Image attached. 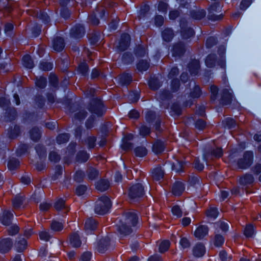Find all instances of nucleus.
Listing matches in <instances>:
<instances>
[{
  "label": "nucleus",
  "mask_w": 261,
  "mask_h": 261,
  "mask_svg": "<svg viewBox=\"0 0 261 261\" xmlns=\"http://www.w3.org/2000/svg\"><path fill=\"white\" fill-rule=\"evenodd\" d=\"M217 228H220L222 231L226 232L228 229V225L227 223L223 221H219L215 224Z\"/></svg>",
  "instance_id": "43"
},
{
  "label": "nucleus",
  "mask_w": 261,
  "mask_h": 261,
  "mask_svg": "<svg viewBox=\"0 0 261 261\" xmlns=\"http://www.w3.org/2000/svg\"><path fill=\"white\" fill-rule=\"evenodd\" d=\"M49 160L51 162H57L60 159V155L55 151H51L49 153Z\"/></svg>",
  "instance_id": "56"
},
{
  "label": "nucleus",
  "mask_w": 261,
  "mask_h": 261,
  "mask_svg": "<svg viewBox=\"0 0 261 261\" xmlns=\"http://www.w3.org/2000/svg\"><path fill=\"white\" fill-rule=\"evenodd\" d=\"M138 217L135 212H129L125 214L122 224L119 227V231L121 236H124L132 232V227L136 226Z\"/></svg>",
  "instance_id": "1"
},
{
  "label": "nucleus",
  "mask_w": 261,
  "mask_h": 261,
  "mask_svg": "<svg viewBox=\"0 0 261 261\" xmlns=\"http://www.w3.org/2000/svg\"><path fill=\"white\" fill-rule=\"evenodd\" d=\"M208 233V227L206 225H201L197 227L194 232V235L197 239L200 240L207 236Z\"/></svg>",
  "instance_id": "9"
},
{
  "label": "nucleus",
  "mask_w": 261,
  "mask_h": 261,
  "mask_svg": "<svg viewBox=\"0 0 261 261\" xmlns=\"http://www.w3.org/2000/svg\"><path fill=\"white\" fill-rule=\"evenodd\" d=\"M109 182L107 180L102 179L97 182L96 188L99 191H104L109 188Z\"/></svg>",
  "instance_id": "22"
},
{
  "label": "nucleus",
  "mask_w": 261,
  "mask_h": 261,
  "mask_svg": "<svg viewBox=\"0 0 261 261\" xmlns=\"http://www.w3.org/2000/svg\"><path fill=\"white\" fill-rule=\"evenodd\" d=\"M27 241L25 239H22L16 243V247L19 252L22 251L25 247Z\"/></svg>",
  "instance_id": "53"
},
{
  "label": "nucleus",
  "mask_w": 261,
  "mask_h": 261,
  "mask_svg": "<svg viewBox=\"0 0 261 261\" xmlns=\"http://www.w3.org/2000/svg\"><path fill=\"white\" fill-rule=\"evenodd\" d=\"M206 216L211 218L215 219L218 215V210L215 207H211L206 212Z\"/></svg>",
  "instance_id": "33"
},
{
  "label": "nucleus",
  "mask_w": 261,
  "mask_h": 261,
  "mask_svg": "<svg viewBox=\"0 0 261 261\" xmlns=\"http://www.w3.org/2000/svg\"><path fill=\"white\" fill-rule=\"evenodd\" d=\"M170 243L169 241L165 240L162 241L159 245V251L163 253L167 251L170 247Z\"/></svg>",
  "instance_id": "36"
},
{
  "label": "nucleus",
  "mask_w": 261,
  "mask_h": 261,
  "mask_svg": "<svg viewBox=\"0 0 261 261\" xmlns=\"http://www.w3.org/2000/svg\"><path fill=\"white\" fill-rule=\"evenodd\" d=\"M110 240L109 238L102 239L97 243L96 249L99 253H104L109 245Z\"/></svg>",
  "instance_id": "14"
},
{
  "label": "nucleus",
  "mask_w": 261,
  "mask_h": 261,
  "mask_svg": "<svg viewBox=\"0 0 261 261\" xmlns=\"http://www.w3.org/2000/svg\"><path fill=\"white\" fill-rule=\"evenodd\" d=\"M173 31L169 28L165 29L162 32V37L165 41H170L173 37Z\"/></svg>",
  "instance_id": "24"
},
{
  "label": "nucleus",
  "mask_w": 261,
  "mask_h": 261,
  "mask_svg": "<svg viewBox=\"0 0 261 261\" xmlns=\"http://www.w3.org/2000/svg\"><path fill=\"white\" fill-rule=\"evenodd\" d=\"M251 0H242L240 5V9L245 10L251 5Z\"/></svg>",
  "instance_id": "61"
},
{
  "label": "nucleus",
  "mask_w": 261,
  "mask_h": 261,
  "mask_svg": "<svg viewBox=\"0 0 261 261\" xmlns=\"http://www.w3.org/2000/svg\"><path fill=\"white\" fill-rule=\"evenodd\" d=\"M164 143L161 141H156L153 145L152 150L153 151L158 154L162 152L164 149Z\"/></svg>",
  "instance_id": "23"
},
{
  "label": "nucleus",
  "mask_w": 261,
  "mask_h": 261,
  "mask_svg": "<svg viewBox=\"0 0 261 261\" xmlns=\"http://www.w3.org/2000/svg\"><path fill=\"white\" fill-rule=\"evenodd\" d=\"M244 234L247 237H251L254 234V228L252 225H247L244 229Z\"/></svg>",
  "instance_id": "48"
},
{
  "label": "nucleus",
  "mask_w": 261,
  "mask_h": 261,
  "mask_svg": "<svg viewBox=\"0 0 261 261\" xmlns=\"http://www.w3.org/2000/svg\"><path fill=\"white\" fill-rule=\"evenodd\" d=\"M19 161L15 159H13L10 160L8 163V167L11 170H14L19 166Z\"/></svg>",
  "instance_id": "47"
},
{
  "label": "nucleus",
  "mask_w": 261,
  "mask_h": 261,
  "mask_svg": "<svg viewBox=\"0 0 261 261\" xmlns=\"http://www.w3.org/2000/svg\"><path fill=\"white\" fill-rule=\"evenodd\" d=\"M31 138L34 141H38L40 138V130L38 128L34 127L30 131Z\"/></svg>",
  "instance_id": "29"
},
{
  "label": "nucleus",
  "mask_w": 261,
  "mask_h": 261,
  "mask_svg": "<svg viewBox=\"0 0 261 261\" xmlns=\"http://www.w3.org/2000/svg\"><path fill=\"white\" fill-rule=\"evenodd\" d=\"M111 206L110 199L107 196H102L96 202L95 212L99 215H103L107 213Z\"/></svg>",
  "instance_id": "2"
},
{
  "label": "nucleus",
  "mask_w": 261,
  "mask_h": 261,
  "mask_svg": "<svg viewBox=\"0 0 261 261\" xmlns=\"http://www.w3.org/2000/svg\"><path fill=\"white\" fill-rule=\"evenodd\" d=\"M178 69L177 67L172 68L169 74L168 77L169 79H172L171 82V89L173 92L176 91L179 87V82L177 79H174V77L178 74Z\"/></svg>",
  "instance_id": "6"
},
{
  "label": "nucleus",
  "mask_w": 261,
  "mask_h": 261,
  "mask_svg": "<svg viewBox=\"0 0 261 261\" xmlns=\"http://www.w3.org/2000/svg\"><path fill=\"white\" fill-rule=\"evenodd\" d=\"M46 79L43 77H40L36 79V85L40 88H44L46 86Z\"/></svg>",
  "instance_id": "42"
},
{
  "label": "nucleus",
  "mask_w": 261,
  "mask_h": 261,
  "mask_svg": "<svg viewBox=\"0 0 261 261\" xmlns=\"http://www.w3.org/2000/svg\"><path fill=\"white\" fill-rule=\"evenodd\" d=\"M210 91L211 93V98L212 100H215L216 99L218 93V88L215 85H212L210 87Z\"/></svg>",
  "instance_id": "49"
},
{
  "label": "nucleus",
  "mask_w": 261,
  "mask_h": 261,
  "mask_svg": "<svg viewBox=\"0 0 261 261\" xmlns=\"http://www.w3.org/2000/svg\"><path fill=\"white\" fill-rule=\"evenodd\" d=\"M164 175V172L161 167H158L153 169L152 172V176L153 178L159 181L162 179Z\"/></svg>",
  "instance_id": "20"
},
{
  "label": "nucleus",
  "mask_w": 261,
  "mask_h": 261,
  "mask_svg": "<svg viewBox=\"0 0 261 261\" xmlns=\"http://www.w3.org/2000/svg\"><path fill=\"white\" fill-rule=\"evenodd\" d=\"M28 148V146L26 144L20 145L17 149V154L18 155H21L25 153Z\"/></svg>",
  "instance_id": "64"
},
{
  "label": "nucleus",
  "mask_w": 261,
  "mask_h": 261,
  "mask_svg": "<svg viewBox=\"0 0 261 261\" xmlns=\"http://www.w3.org/2000/svg\"><path fill=\"white\" fill-rule=\"evenodd\" d=\"M20 133V128L18 126H15L13 129L11 128L8 133L9 137L10 139H14L17 137Z\"/></svg>",
  "instance_id": "34"
},
{
  "label": "nucleus",
  "mask_w": 261,
  "mask_h": 261,
  "mask_svg": "<svg viewBox=\"0 0 261 261\" xmlns=\"http://www.w3.org/2000/svg\"><path fill=\"white\" fill-rule=\"evenodd\" d=\"M12 245V242L10 239H3L0 241V252L5 253L8 252Z\"/></svg>",
  "instance_id": "11"
},
{
  "label": "nucleus",
  "mask_w": 261,
  "mask_h": 261,
  "mask_svg": "<svg viewBox=\"0 0 261 261\" xmlns=\"http://www.w3.org/2000/svg\"><path fill=\"white\" fill-rule=\"evenodd\" d=\"M224 242V237L218 234H216L215 236L214 244L216 247H220L221 246Z\"/></svg>",
  "instance_id": "31"
},
{
  "label": "nucleus",
  "mask_w": 261,
  "mask_h": 261,
  "mask_svg": "<svg viewBox=\"0 0 261 261\" xmlns=\"http://www.w3.org/2000/svg\"><path fill=\"white\" fill-rule=\"evenodd\" d=\"M53 64L47 62H42L40 64V68L44 71H49L52 69Z\"/></svg>",
  "instance_id": "46"
},
{
  "label": "nucleus",
  "mask_w": 261,
  "mask_h": 261,
  "mask_svg": "<svg viewBox=\"0 0 261 261\" xmlns=\"http://www.w3.org/2000/svg\"><path fill=\"white\" fill-rule=\"evenodd\" d=\"M137 67L140 71H146L149 67V63L146 61H141L138 63Z\"/></svg>",
  "instance_id": "38"
},
{
  "label": "nucleus",
  "mask_w": 261,
  "mask_h": 261,
  "mask_svg": "<svg viewBox=\"0 0 261 261\" xmlns=\"http://www.w3.org/2000/svg\"><path fill=\"white\" fill-rule=\"evenodd\" d=\"M216 61V55L214 54H210L206 58L205 64L208 67L211 68L214 66Z\"/></svg>",
  "instance_id": "28"
},
{
  "label": "nucleus",
  "mask_w": 261,
  "mask_h": 261,
  "mask_svg": "<svg viewBox=\"0 0 261 261\" xmlns=\"http://www.w3.org/2000/svg\"><path fill=\"white\" fill-rule=\"evenodd\" d=\"M85 34V30L81 24H77L73 27L70 31V35L75 38H81Z\"/></svg>",
  "instance_id": "10"
},
{
  "label": "nucleus",
  "mask_w": 261,
  "mask_h": 261,
  "mask_svg": "<svg viewBox=\"0 0 261 261\" xmlns=\"http://www.w3.org/2000/svg\"><path fill=\"white\" fill-rule=\"evenodd\" d=\"M201 91L199 86H195L193 91L191 93V96L193 98H198L200 96Z\"/></svg>",
  "instance_id": "52"
},
{
  "label": "nucleus",
  "mask_w": 261,
  "mask_h": 261,
  "mask_svg": "<svg viewBox=\"0 0 261 261\" xmlns=\"http://www.w3.org/2000/svg\"><path fill=\"white\" fill-rule=\"evenodd\" d=\"M188 68L191 75H197L200 68L199 61L197 60L191 61L189 64Z\"/></svg>",
  "instance_id": "16"
},
{
  "label": "nucleus",
  "mask_w": 261,
  "mask_h": 261,
  "mask_svg": "<svg viewBox=\"0 0 261 261\" xmlns=\"http://www.w3.org/2000/svg\"><path fill=\"white\" fill-rule=\"evenodd\" d=\"M37 16L42 20L45 23H47L49 21V18L47 14L45 12H40L39 14H38Z\"/></svg>",
  "instance_id": "63"
},
{
  "label": "nucleus",
  "mask_w": 261,
  "mask_h": 261,
  "mask_svg": "<svg viewBox=\"0 0 261 261\" xmlns=\"http://www.w3.org/2000/svg\"><path fill=\"white\" fill-rule=\"evenodd\" d=\"M253 153L252 151H246L242 158L239 159L238 165L240 168L246 169L249 167L252 163Z\"/></svg>",
  "instance_id": "4"
},
{
  "label": "nucleus",
  "mask_w": 261,
  "mask_h": 261,
  "mask_svg": "<svg viewBox=\"0 0 261 261\" xmlns=\"http://www.w3.org/2000/svg\"><path fill=\"white\" fill-rule=\"evenodd\" d=\"M135 152L136 156L143 157L147 154V151L144 147H138L135 148Z\"/></svg>",
  "instance_id": "35"
},
{
  "label": "nucleus",
  "mask_w": 261,
  "mask_h": 261,
  "mask_svg": "<svg viewBox=\"0 0 261 261\" xmlns=\"http://www.w3.org/2000/svg\"><path fill=\"white\" fill-rule=\"evenodd\" d=\"M171 212L172 214L177 218H180L182 215V212L180 207L178 205L173 206L171 209Z\"/></svg>",
  "instance_id": "44"
},
{
  "label": "nucleus",
  "mask_w": 261,
  "mask_h": 261,
  "mask_svg": "<svg viewBox=\"0 0 261 261\" xmlns=\"http://www.w3.org/2000/svg\"><path fill=\"white\" fill-rule=\"evenodd\" d=\"M96 139L94 137H89L85 140L86 143L90 148H93L95 146Z\"/></svg>",
  "instance_id": "58"
},
{
  "label": "nucleus",
  "mask_w": 261,
  "mask_h": 261,
  "mask_svg": "<svg viewBox=\"0 0 261 261\" xmlns=\"http://www.w3.org/2000/svg\"><path fill=\"white\" fill-rule=\"evenodd\" d=\"M78 71L84 76L87 74L88 72V67L87 64L84 62L79 65Z\"/></svg>",
  "instance_id": "40"
},
{
  "label": "nucleus",
  "mask_w": 261,
  "mask_h": 261,
  "mask_svg": "<svg viewBox=\"0 0 261 261\" xmlns=\"http://www.w3.org/2000/svg\"><path fill=\"white\" fill-rule=\"evenodd\" d=\"M205 16V12L203 10L194 12L192 13V16L195 19H200Z\"/></svg>",
  "instance_id": "50"
},
{
  "label": "nucleus",
  "mask_w": 261,
  "mask_h": 261,
  "mask_svg": "<svg viewBox=\"0 0 261 261\" xmlns=\"http://www.w3.org/2000/svg\"><path fill=\"white\" fill-rule=\"evenodd\" d=\"M23 199L20 196L16 197L12 201L13 206L14 208H18L22 203Z\"/></svg>",
  "instance_id": "45"
},
{
  "label": "nucleus",
  "mask_w": 261,
  "mask_h": 261,
  "mask_svg": "<svg viewBox=\"0 0 261 261\" xmlns=\"http://www.w3.org/2000/svg\"><path fill=\"white\" fill-rule=\"evenodd\" d=\"M219 256L222 261H230L232 257L230 255H228L224 251H221L219 253Z\"/></svg>",
  "instance_id": "60"
},
{
  "label": "nucleus",
  "mask_w": 261,
  "mask_h": 261,
  "mask_svg": "<svg viewBox=\"0 0 261 261\" xmlns=\"http://www.w3.org/2000/svg\"><path fill=\"white\" fill-rule=\"evenodd\" d=\"M146 53V47L144 46L139 45L136 49V54L138 57H143Z\"/></svg>",
  "instance_id": "41"
},
{
  "label": "nucleus",
  "mask_w": 261,
  "mask_h": 261,
  "mask_svg": "<svg viewBox=\"0 0 261 261\" xmlns=\"http://www.w3.org/2000/svg\"><path fill=\"white\" fill-rule=\"evenodd\" d=\"M193 252L194 256L196 257L202 256L205 252V248L202 243L197 244L193 249Z\"/></svg>",
  "instance_id": "17"
},
{
  "label": "nucleus",
  "mask_w": 261,
  "mask_h": 261,
  "mask_svg": "<svg viewBox=\"0 0 261 261\" xmlns=\"http://www.w3.org/2000/svg\"><path fill=\"white\" fill-rule=\"evenodd\" d=\"M180 26L182 30L181 35L184 39H188L194 35V32L192 29L189 28L187 29H184L181 23H180Z\"/></svg>",
  "instance_id": "26"
},
{
  "label": "nucleus",
  "mask_w": 261,
  "mask_h": 261,
  "mask_svg": "<svg viewBox=\"0 0 261 261\" xmlns=\"http://www.w3.org/2000/svg\"><path fill=\"white\" fill-rule=\"evenodd\" d=\"M120 80L123 84H127L132 81V76L129 74L125 73L121 76Z\"/></svg>",
  "instance_id": "54"
},
{
  "label": "nucleus",
  "mask_w": 261,
  "mask_h": 261,
  "mask_svg": "<svg viewBox=\"0 0 261 261\" xmlns=\"http://www.w3.org/2000/svg\"><path fill=\"white\" fill-rule=\"evenodd\" d=\"M70 242L73 247H79L81 246V241L77 232H74L71 235Z\"/></svg>",
  "instance_id": "21"
},
{
  "label": "nucleus",
  "mask_w": 261,
  "mask_h": 261,
  "mask_svg": "<svg viewBox=\"0 0 261 261\" xmlns=\"http://www.w3.org/2000/svg\"><path fill=\"white\" fill-rule=\"evenodd\" d=\"M36 152L40 158L46 156V151L44 148L40 145H38L36 146Z\"/></svg>",
  "instance_id": "59"
},
{
  "label": "nucleus",
  "mask_w": 261,
  "mask_h": 261,
  "mask_svg": "<svg viewBox=\"0 0 261 261\" xmlns=\"http://www.w3.org/2000/svg\"><path fill=\"white\" fill-rule=\"evenodd\" d=\"M185 51V46L183 44L181 43L176 44L173 47L172 56L174 57L180 56L183 55Z\"/></svg>",
  "instance_id": "18"
},
{
  "label": "nucleus",
  "mask_w": 261,
  "mask_h": 261,
  "mask_svg": "<svg viewBox=\"0 0 261 261\" xmlns=\"http://www.w3.org/2000/svg\"><path fill=\"white\" fill-rule=\"evenodd\" d=\"M87 115V113L84 110H80L74 114L73 121L81 120L84 119Z\"/></svg>",
  "instance_id": "37"
},
{
  "label": "nucleus",
  "mask_w": 261,
  "mask_h": 261,
  "mask_svg": "<svg viewBox=\"0 0 261 261\" xmlns=\"http://www.w3.org/2000/svg\"><path fill=\"white\" fill-rule=\"evenodd\" d=\"M98 172L95 169H90L88 172V177L90 179L93 180L97 177Z\"/></svg>",
  "instance_id": "62"
},
{
  "label": "nucleus",
  "mask_w": 261,
  "mask_h": 261,
  "mask_svg": "<svg viewBox=\"0 0 261 261\" xmlns=\"http://www.w3.org/2000/svg\"><path fill=\"white\" fill-rule=\"evenodd\" d=\"M54 206L57 210H61L65 207V201L62 199L57 200L55 203Z\"/></svg>",
  "instance_id": "57"
},
{
  "label": "nucleus",
  "mask_w": 261,
  "mask_h": 261,
  "mask_svg": "<svg viewBox=\"0 0 261 261\" xmlns=\"http://www.w3.org/2000/svg\"><path fill=\"white\" fill-rule=\"evenodd\" d=\"M63 228V224L61 222L53 221L51 224V228L55 231H61Z\"/></svg>",
  "instance_id": "39"
},
{
  "label": "nucleus",
  "mask_w": 261,
  "mask_h": 261,
  "mask_svg": "<svg viewBox=\"0 0 261 261\" xmlns=\"http://www.w3.org/2000/svg\"><path fill=\"white\" fill-rule=\"evenodd\" d=\"M185 166V163L182 162H177L176 164H174L172 166L173 170H174L177 172H179L182 171Z\"/></svg>",
  "instance_id": "51"
},
{
  "label": "nucleus",
  "mask_w": 261,
  "mask_h": 261,
  "mask_svg": "<svg viewBox=\"0 0 261 261\" xmlns=\"http://www.w3.org/2000/svg\"><path fill=\"white\" fill-rule=\"evenodd\" d=\"M144 195V188L140 184L132 186L129 189V196L131 199L140 198Z\"/></svg>",
  "instance_id": "5"
},
{
  "label": "nucleus",
  "mask_w": 261,
  "mask_h": 261,
  "mask_svg": "<svg viewBox=\"0 0 261 261\" xmlns=\"http://www.w3.org/2000/svg\"><path fill=\"white\" fill-rule=\"evenodd\" d=\"M254 178L252 175L246 174L240 179V183L241 185H246L252 184L253 182Z\"/></svg>",
  "instance_id": "27"
},
{
  "label": "nucleus",
  "mask_w": 261,
  "mask_h": 261,
  "mask_svg": "<svg viewBox=\"0 0 261 261\" xmlns=\"http://www.w3.org/2000/svg\"><path fill=\"white\" fill-rule=\"evenodd\" d=\"M64 41L62 38L57 37L55 38L53 42V49L57 51H61L64 48Z\"/></svg>",
  "instance_id": "15"
},
{
  "label": "nucleus",
  "mask_w": 261,
  "mask_h": 261,
  "mask_svg": "<svg viewBox=\"0 0 261 261\" xmlns=\"http://www.w3.org/2000/svg\"><path fill=\"white\" fill-rule=\"evenodd\" d=\"M69 136L68 134H62L57 137V142L58 144H64L68 141Z\"/></svg>",
  "instance_id": "32"
},
{
  "label": "nucleus",
  "mask_w": 261,
  "mask_h": 261,
  "mask_svg": "<svg viewBox=\"0 0 261 261\" xmlns=\"http://www.w3.org/2000/svg\"><path fill=\"white\" fill-rule=\"evenodd\" d=\"M185 187L184 184L180 181H176L173 185L172 193L175 196H180L185 191Z\"/></svg>",
  "instance_id": "13"
},
{
  "label": "nucleus",
  "mask_w": 261,
  "mask_h": 261,
  "mask_svg": "<svg viewBox=\"0 0 261 261\" xmlns=\"http://www.w3.org/2000/svg\"><path fill=\"white\" fill-rule=\"evenodd\" d=\"M89 158V154L85 151H80L76 156V160L79 162H85Z\"/></svg>",
  "instance_id": "30"
},
{
  "label": "nucleus",
  "mask_w": 261,
  "mask_h": 261,
  "mask_svg": "<svg viewBox=\"0 0 261 261\" xmlns=\"http://www.w3.org/2000/svg\"><path fill=\"white\" fill-rule=\"evenodd\" d=\"M13 217V214L11 211L5 210L3 215L0 216V222L4 225H9Z\"/></svg>",
  "instance_id": "12"
},
{
  "label": "nucleus",
  "mask_w": 261,
  "mask_h": 261,
  "mask_svg": "<svg viewBox=\"0 0 261 261\" xmlns=\"http://www.w3.org/2000/svg\"><path fill=\"white\" fill-rule=\"evenodd\" d=\"M179 244L182 249L188 248L190 246V241L187 238L185 237L181 238Z\"/></svg>",
  "instance_id": "55"
},
{
  "label": "nucleus",
  "mask_w": 261,
  "mask_h": 261,
  "mask_svg": "<svg viewBox=\"0 0 261 261\" xmlns=\"http://www.w3.org/2000/svg\"><path fill=\"white\" fill-rule=\"evenodd\" d=\"M232 92L231 90L227 89H224L222 92L221 103L223 105L230 104L232 98Z\"/></svg>",
  "instance_id": "7"
},
{
  "label": "nucleus",
  "mask_w": 261,
  "mask_h": 261,
  "mask_svg": "<svg viewBox=\"0 0 261 261\" xmlns=\"http://www.w3.org/2000/svg\"><path fill=\"white\" fill-rule=\"evenodd\" d=\"M89 110L92 114H96L97 116H102L105 112L102 101L97 99H94L91 101Z\"/></svg>",
  "instance_id": "3"
},
{
  "label": "nucleus",
  "mask_w": 261,
  "mask_h": 261,
  "mask_svg": "<svg viewBox=\"0 0 261 261\" xmlns=\"http://www.w3.org/2000/svg\"><path fill=\"white\" fill-rule=\"evenodd\" d=\"M130 40V37L128 34H122L119 43V45L117 46L118 49L120 51H123L126 49L129 46Z\"/></svg>",
  "instance_id": "8"
},
{
  "label": "nucleus",
  "mask_w": 261,
  "mask_h": 261,
  "mask_svg": "<svg viewBox=\"0 0 261 261\" xmlns=\"http://www.w3.org/2000/svg\"><path fill=\"white\" fill-rule=\"evenodd\" d=\"M97 226L96 221L93 218H88L86 220L85 224V229L86 231H91L95 229Z\"/></svg>",
  "instance_id": "19"
},
{
  "label": "nucleus",
  "mask_w": 261,
  "mask_h": 261,
  "mask_svg": "<svg viewBox=\"0 0 261 261\" xmlns=\"http://www.w3.org/2000/svg\"><path fill=\"white\" fill-rule=\"evenodd\" d=\"M22 63L23 66L27 68L31 69L34 67V63L31 56L28 55L23 56L22 58Z\"/></svg>",
  "instance_id": "25"
}]
</instances>
